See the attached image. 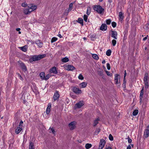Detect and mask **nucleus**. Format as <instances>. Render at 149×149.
I'll return each instance as SVG.
<instances>
[{
	"instance_id": "nucleus-1",
	"label": "nucleus",
	"mask_w": 149,
	"mask_h": 149,
	"mask_svg": "<svg viewBox=\"0 0 149 149\" xmlns=\"http://www.w3.org/2000/svg\"><path fill=\"white\" fill-rule=\"evenodd\" d=\"M46 56L45 54H43L42 55H34L33 56L29 59V61L31 63L33 61H38L41 59L44 58Z\"/></svg>"
},
{
	"instance_id": "nucleus-2",
	"label": "nucleus",
	"mask_w": 149,
	"mask_h": 149,
	"mask_svg": "<svg viewBox=\"0 0 149 149\" xmlns=\"http://www.w3.org/2000/svg\"><path fill=\"white\" fill-rule=\"evenodd\" d=\"M93 9L96 10L97 13L100 14H102L104 11V9L100 5H96L94 6Z\"/></svg>"
},
{
	"instance_id": "nucleus-3",
	"label": "nucleus",
	"mask_w": 149,
	"mask_h": 149,
	"mask_svg": "<svg viewBox=\"0 0 149 149\" xmlns=\"http://www.w3.org/2000/svg\"><path fill=\"white\" fill-rule=\"evenodd\" d=\"M77 122L75 121H73L69 123L68 125L69 129L70 130H73L76 127Z\"/></svg>"
},
{
	"instance_id": "nucleus-4",
	"label": "nucleus",
	"mask_w": 149,
	"mask_h": 149,
	"mask_svg": "<svg viewBox=\"0 0 149 149\" xmlns=\"http://www.w3.org/2000/svg\"><path fill=\"white\" fill-rule=\"evenodd\" d=\"M148 75V73H145L143 80L145 85V87L147 88H148V80L149 79Z\"/></svg>"
},
{
	"instance_id": "nucleus-5",
	"label": "nucleus",
	"mask_w": 149,
	"mask_h": 149,
	"mask_svg": "<svg viewBox=\"0 0 149 149\" xmlns=\"http://www.w3.org/2000/svg\"><path fill=\"white\" fill-rule=\"evenodd\" d=\"M149 136V125L147 127L146 129L144 132L143 137L144 138H147Z\"/></svg>"
},
{
	"instance_id": "nucleus-6",
	"label": "nucleus",
	"mask_w": 149,
	"mask_h": 149,
	"mask_svg": "<svg viewBox=\"0 0 149 149\" xmlns=\"http://www.w3.org/2000/svg\"><path fill=\"white\" fill-rule=\"evenodd\" d=\"M106 141L102 139L100 140L99 149H102L105 144Z\"/></svg>"
},
{
	"instance_id": "nucleus-7",
	"label": "nucleus",
	"mask_w": 149,
	"mask_h": 149,
	"mask_svg": "<svg viewBox=\"0 0 149 149\" xmlns=\"http://www.w3.org/2000/svg\"><path fill=\"white\" fill-rule=\"evenodd\" d=\"M73 91L74 93L77 94H81L82 93L81 91L79 88L74 87L73 89Z\"/></svg>"
},
{
	"instance_id": "nucleus-8",
	"label": "nucleus",
	"mask_w": 149,
	"mask_h": 149,
	"mask_svg": "<svg viewBox=\"0 0 149 149\" xmlns=\"http://www.w3.org/2000/svg\"><path fill=\"white\" fill-rule=\"evenodd\" d=\"M84 105L83 101H80L78 103L76 104L75 106V108H80Z\"/></svg>"
},
{
	"instance_id": "nucleus-9",
	"label": "nucleus",
	"mask_w": 149,
	"mask_h": 149,
	"mask_svg": "<svg viewBox=\"0 0 149 149\" xmlns=\"http://www.w3.org/2000/svg\"><path fill=\"white\" fill-rule=\"evenodd\" d=\"M65 69L68 71H72L75 69V68L73 65H68L65 66Z\"/></svg>"
},
{
	"instance_id": "nucleus-10",
	"label": "nucleus",
	"mask_w": 149,
	"mask_h": 149,
	"mask_svg": "<svg viewBox=\"0 0 149 149\" xmlns=\"http://www.w3.org/2000/svg\"><path fill=\"white\" fill-rule=\"evenodd\" d=\"M120 75L116 74L115 76V81L116 84H119L120 83Z\"/></svg>"
},
{
	"instance_id": "nucleus-11",
	"label": "nucleus",
	"mask_w": 149,
	"mask_h": 149,
	"mask_svg": "<svg viewBox=\"0 0 149 149\" xmlns=\"http://www.w3.org/2000/svg\"><path fill=\"white\" fill-rule=\"evenodd\" d=\"M49 72L50 73H54L55 74L58 73L55 67H53L51 68L49 70Z\"/></svg>"
},
{
	"instance_id": "nucleus-12",
	"label": "nucleus",
	"mask_w": 149,
	"mask_h": 149,
	"mask_svg": "<svg viewBox=\"0 0 149 149\" xmlns=\"http://www.w3.org/2000/svg\"><path fill=\"white\" fill-rule=\"evenodd\" d=\"M111 36L115 39L117 38L118 34L117 32L116 31H112Z\"/></svg>"
},
{
	"instance_id": "nucleus-13",
	"label": "nucleus",
	"mask_w": 149,
	"mask_h": 149,
	"mask_svg": "<svg viewBox=\"0 0 149 149\" xmlns=\"http://www.w3.org/2000/svg\"><path fill=\"white\" fill-rule=\"evenodd\" d=\"M60 95L58 93V91H56L54 93L53 96V99L54 100H57L59 97Z\"/></svg>"
},
{
	"instance_id": "nucleus-14",
	"label": "nucleus",
	"mask_w": 149,
	"mask_h": 149,
	"mask_svg": "<svg viewBox=\"0 0 149 149\" xmlns=\"http://www.w3.org/2000/svg\"><path fill=\"white\" fill-rule=\"evenodd\" d=\"M143 92H144V88L143 87L142 90L141 91V93H140V103H141L142 102V99L143 98Z\"/></svg>"
},
{
	"instance_id": "nucleus-15",
	"label": "nucleus",
	"mask_w": 149,
	"mask_h": 149,
	"mask_svg": "<svg viewBox=\"0 0 149 149\" xmlns=\"http://www.w3.org/2000/svg\"><path fill=\"white\" fill-rule=\"evenodd\" d=\"M35 43L39 47H41L43 45V43L40 40H38L35 41Z\"/></svg>"
},
{
	"instance_id": "nucleus-16",
	"label": "nucleus",
	"mask_w": 149,
	"mask_h": 149,
	"mask_svg": "<svg viewBox=\"0 0 149 149\" xmlns=\"http://www.w3.org/2000/svg\"><path fill=\"white\" fill-rule=\"evenodd\" d=\"M107 29V26L106 24H102L101 25V27H100V30L102 31H104L106 30Z\"/></svg>"
},
{
	"instance_id": "nucleus-17",
	"label": "nucleus",
	"mask_w": 149,
	"mask_h": 149,
	"mask_svg": "<svg viewBox=\"0 0 149 149\" xmlns=\"http://www.w3.org/2000/svg\"><path fill=\"white\" fill-rule=\"evenodd\" d=\"M22 127L18 126L15 130V133L16 134H18L22 130Z\"/></svg>"
},
{
	"instance_id": "nucleus-18",
	"label": "nucleus",
	"mask_w": 149,
	"mask_h": 149,
	"mask_svg": "<svg viewBox=\"0 0 149 149\" xmlns=\"http://www.w3.org/2000/svg\"><path fill=\"white\" fill-rule=\"evenodd\" d=\"M27 46L26 45L22 47H19V48L22 51L26 52L27 50Z\"/></svg>"
},
{
	"instance_id": "nucleus-19",
	"label": "nucleus",
	"mask_w": 149,
	"mask_h": 149,
	"mask_svg": "<svg viewBox=\"0 0 149 149\" xmlns=\"http://www.w3.org/2000/svg\"><path fill=\"white\" fill-rule=\"evenodd\" d=\"M87 85V83L84 82L80 84L79 86L81 88H84Z\"/></svg>"
},
{
	"instance_id": "nucleus-20",
	"label": "nucleus",
	"mask_w": 149,
	"mask_h": 149,
	"mask_svg": "<svg viewBox=\"0 0 149 149\" xmlns=\"http://www.w3.org/2000/svg\"><path fill=\"white\" fill-rule=\"evenodd\" d=\"M29 149H35L34 143L31 141L29 142Z\"/></svg>"
},
{
	"instance_id": "nucleus-21",
	"label": "nucleus",
	"mask_w": 149,
	"mask_h": 149,
	"mask_svg": "<svg viewBox=\"0 0 149 149\" xmlns=\"http://www.w3.org/2000/svg\"><path fill=\"white\" fill-rule=\"evenodd\" d=\"M31 12V11H30V9H29V8L27 9H25L24 10V13L26 15L28 14Z\"/></svg>"
},
{
	"instance_id": "nucleus-22",
	"label": "nucleus",
	"mask_w": 149,
	"mask_h": 149,
	"mask_svg": "<svg viewBox=\"0 0 149 149\" xmlns=\"http://www.w3.org/2000/svg\"><path fill=\"white\" fill-rule=\"evenodd\" d=\"M119 20L120 21H122L124 17L123 16V14L122 12H120L119 13Z\"/></svg>"
},
{
	"instance_id": "nucleus-23",
	"label": "nucleus",
	"mask_w": 149,
	"mask_h": 149,
	"mask_svg": "<svg viewBox=\"0 0 149 149\" xmlns=\"http://www.w3.org/2000/svg\"><path fill=\"white\" fill-rule=\"evenodd\" d=\"M37 8V6L35 5H33L29 8V9H30V11H31V12L36 9Z\"/></svg>"
},
{
	"instance_id": "nucleus-24",
	"label": "nucleus",
	"mask_w": 149,
	"mask_h": 149,
	"mask_svg": "<svg viewBox=\"0 0 149 149\" xmlns=\"http://www.w3.org/2000/svg\"><path fill=\"white\" fill-rule=\"evenodd\" d=\"M52 107V104L51 103H49L48 104V106L47 107V109L46 110V112H50V109Z\"/></svg>"
},
{
	"instance_id": "nucleus-25",
	"label": "nucleus",
	"mask_w": 149,
	"mask_h": 149,
	"mask_svg": "<svg viewBox=\"0 0 149 149\" xmlns=\"http://www.w3.org/2000/svg\"><path fill=\"white\" fill-rule=\"evenodd\" d=\"M77 22L81 24V25L83 26L84 25L83 24V20L81 18H79Z\"/></svg>"
},
{
	"instance_id": "nucleus-26",
	"label": "nucleus",
	"mask_w": 149,
	"mask_h": 149,
	"mask_svg": "<svg viewBox=\"0 0 149 149\" xmlns=\"http://www.w3.org/2000/svg\"><path fill=\"white\" fill-rule=\"evenodd\" d=\"M40 77L42 80H44L45 74L44 72H41L40 74Z\"/></svg>"
},
{
	"instance_id": "nucleus-27",
	"label": "nucleus",
	"mask_w": 149,
	"mask_h": 149,
	"mask_svg": "<svg viewBox=\"0 0 149 149\" xmlns=\"http://www.w3.org/2000/svg\"><path fill=\"white\" fill-rule=\"evenodd\" d=\"M21 66L23 70H24V71H26L27 70L26 67L24 64L23 63H21Z\"/></svg>"
},
{
	"instance_id": "nucleus-28",
	"label": "nucleus",
	"mask_w": 149,
	"mask_h": 149,
	"mask_svg": "<svg viewBox=\"0 0 149 149\" xmlns=\"http://www.w3.org/2000/svg\"><path fill=\"white\" fill-rule=\"evenodd\" d=\"M73 3H71L69 5V8H68V12L71 11L73 8Z\"/></svg>"
},
{
	"instance_id": "nucleus-29",
	"label": "nucleus",
	"mask_w": 149,
	"mask_h": 149,
	"mask_svg": "<svg viewBox=\"0 0 149 149\" xmlns=\"http://www.w3.org/2000/svg\"><path fill=\"white\" fill-rule=\"evenodd\" d=\"M99 120V119L98 118H97L95 120L93 123V126L94 127L98 123V121Z\"/></svg>"
},
{
	"instance_id": "nucleus-30",
	"label": "nucleus",
	"mask_w": 149,
	"mask_h": 149,
	"mask_svg": "<svg viewBox=\"0 0 149 149\" xmlns=\"http://www.w3.org/2000/svg\"><path fill=\"white\" fill-rule=\"evenodd\" d=\"M92 147V145L90 143H86L85 145V148L86 149H89Z\"/></svg>"
},
{
	"instance_id": "nucleus-31",
	"label": "nucleus",
	"mask_w": 149,
	"mask_h": 149,
	"mask_svg": "<svg viewBox=\"0 0 149 149\" xmlns=\"http://www.w3.org/2000/svg\"><path fill=\"white\" fill-rule=\"evenodd\" d=\"M49 113L50 112H44L42 113V115L44 118H48V117L47 116L49 114Z\"/></svg>"
},
{
	"instance_id": "nucleus-32",
	"label": "nucleus",
	"mask_w": 149,
	"mask_h": 149,
	"mask_svg": "<svg viewBox=\"0 0 149 149\" xmlns=\"http://www.w3.org/2000/svg\"><path fill=\"white\" fill-rule=\"evenodd\" d=\"M69 61V59L67 57H64L62 59V61L63 62H66Z\"/></svg>"
},
{
	"instance_id": "nucleus-33",
	"label": "nucleus",
	"mask_w": 149,
	"mask_h": 149,
	"mask_svg": "<svg viewBox=\"0 0 149 149\" xmlns=\"http://www.w3.org/2000/svg\"><path fill=\"white\" fill-rule=\"evenodd\" d=\"M111 53V50L110 49L107 50L106 52V54L107 56H110Z\"/></svg>"
},
{
	"instance_id": "nucleus-34",
	"label": "nucleus",
	"mask_w": 149,
	"mask_h": 149,
	"mask_svg": "<svg viewBox=\"0 0 149 149\" xmlns=\"http://www.w3.org/2000/svg\"><path fill=\"white\" fill-rule=\"evenodd\" d=\"M92 57L93 58L96 60H98L99 59L98 56L96 54H93Z\"/></svg>"
},
{
	"instance_id": "nucleus-35",
	"label": "nucleus",
	"mask_w": 149,
	"mask_h": 149,
	"mask_svg": "<svg viewBox=\"0 0 149 149\" xmlns=\"http://www.w3.org/2000/svg\"><path fill=\"white\" fill-rule=\"evenodd\" d=\"M49 129H50V132L51 133H52L53 134H55L56 132L53 127H50Z\"/></svg>"
},
{
	"instance_id": "nucleus-36",
	"label": "nucleus",
	"mask_w": 149,
	"mask_h": 149,
	"mask_svg": "<svg viewBox=\"0 0 149 149\" xmlns=\"http://www.w3.org/2000/svg\"><path fill=\"white\" fill-rule=\"evenodd\" d=\"M78 78L79 80H82L84 79V77L81 74H80L78 76Z\"/></svg>"
},
{
	"instance_id": "nucleus-37",
	"label": "nucleus",
	"mask_w": 149,
	"mask_h": 149,
	"mask_svg": "<svg viewBox=\"0 0 149 149\" xmlns=\"http://www.w3.org/2000/svg\"><path fill=\"white\" fill-rule=\"evenodd\" d=\"M116 43V41L115 39H113L112 40V44L113 46H115Z\"/></svg>"
},
{
	"instance_id": "nucleus-38",
	"label": "nucleus",
	"mask_w": 149,
	"mask_h": 149,
	"mask_svg": "<svg viewBox=\"0 0 149 149\" xmlns=\"http://www.w3.org/2000/svg\"><path fill=\"white\" fill-rule=\"evenodd\" d=\"M83 18L84 21L85 22H86L87 21L88 16L87 15H84V16Z\"/></svg>"
},
{
	"instance_id": "nucleus-39",
	"label": "nucleus",
	"mask_w": 149,
	"mask_h": 149,
	"mask_svg": "<svg viewBox=\"0 0 149 149\" xmlns=\"http://www.w3.org/2000/svg\"><path fill=\"white\" fill-rule=\"evenodd\" d=\"M100 129L99 128H98L95 130L94 132V134L95 135H97L100 132Z\"/></svg>"
},
{
	"instance_id": "nucleus-40",
	"label": "nucleus",
	"mask_w": 149,
	"mask_h": 149,
	"mask_svg": "<svg viewBox=\"0 0 149 149\" xmlns=\"http://www.w3.org/2000/svg\"><path fill=\"white\" fill-rule=\"evenodd\" d=\"M57 40V38L56 37H53L51 40V42L52 43H53L56 41Z\"/></svg>"
},
{
	"instance_id": "nucleus-41",
	"label": "nucleus",
	"mask_w": 149,
	"mask_h": 149,
	"mask_svg": "<svg viewBox=\"0 0 149 149\" xmlns=\"http://www.w3.org/2000/svg\"><path fill=\"white\" fill-rule=\"evenodd\" d=\"M50 77V75L49 74H48L46 75L45 77L44 80H47Z\"/></svg>"
},
{
	"instance_id": "nucleus-42",
	"label": "nucleus",
	"mask_w": 149,
	"mask_h": 149,
	"mask_svg": "<svg viewBox=\"0 0 149 149\" xmlns=\"http://www.w3.org/2000/svg\"><path fill=\"white\" fill-rule=\"evenodd\" d=\"M111 22V20L110 19H107L106 20V24L108 25L110 24Z\"/></svg>"
},
{
	"instance_id": "nucleus-43",
	"label": "nucleus",
	"mask_w": 149,
	"mask_h": 149,
	"mask_svg": "<svg viewBox=\"0 0 149 149\" xmlns=\"http://www.w3.org/2000/svg\"><path fill=\"white\" fill-rule=\"evenodd\" d=\"M91 13V10L90 8H88L87 10L86 14L88 15H89Z\"/></svg>"
},
{
	"instance_id": "nucleus-44",
	"label": "nucleus",
	"mask_w": 149,
	"mask_h": 149,
	"mask_svg": "<svg viewBox=\"0 0 149 149\" xmlns=\"http://www.w3.org/2000/svg\"><path fill=\"white\" fill-rule=\"evenodd\" d=\"M109 139L111 141H113V138L111 134H110L109 135Z\"/></svg>"
},
{
	"instance_id": "nucleus-45",
	"label": "nucleus",
	"mask_w": 149,
	"mask_h": 149,
	"mask_svg": "<svg viewBox=\"0 0 149 149\" xmlns=\"http://www.w3.org/2000/svg\"><path fill=\"white\" fill-rule=\"evenodd\" d=\"M111 25L113 28H115L116 26V24L115 22H112Z\"/></svg>"
},
{
	"instance_id": "nucleus-46",
	"label": "nucleus",
	"mask_w": 149,
	"mask_h": 149,
	"mask_svg": "<svg viewBox=\"0 0 149 149\" xmlns=\"http://www.w3.org/2000/svg\"><path fill=\"white\" fill-rule=\"evenodd\" d=\"M107 67L108 70H109L110 69L111 67L109 63H107Z\"/></svg>"
},
{
	"instance_id": "nucleus-47",
	"label": "nucleus",
	"mask_w": 149,
	"mask_h": 149,
	"mask_svg": "<svg viewBox=\"0 0 149 149\" xmlns=\"http://www.w3.org/2000/svg\"><path fill=\"white\" fill-rule=\"evenodd\" d=\"M27 6V4L25 3H23L22 4V6L23 7H26Z\"/></svg>"
},
{
	"instance_id": "nucleus-48",
	"label": "nucleus",
	"mask_w": 149,
	"mask_h": 149,
	"mask_svg": "<svg viewBox=\"0 0 149 149\" xmlns=\"http://www.w3.org/2000/svg\"><path fill=\"white\" fill-rule=\"evenodd\" d=\"M90 38L91 39V40H94L95 39V36H94V35H91L90 36Z\"/></svg>"
},
{
	"instance_id": "nucleus-49",
	"label": "nucleus",
	"mask_w": 149,
	"mask_h": 149,
	"mask_svg": "<svg viewBox=\"0 0 149 149\" xmlns=\"http://www.w3.org/2000/svg\"><path fill=\"white\" fill-rule=\"evenodd\" d=\"M138 113V112H133L132 114L131 115V116L132 117L134 116H136L137 115Z\"/></svg>"
},
{
	"instance_id": "nucleus-50",
	"label": "nucleus",
	"mask_w": 149,
	"mask_h": 149,
	"mask_svg": "<svg viewBox=\"0 0 149 149\" xmlns=\"http://www.w3.org/2000/svg\"><path fill=\"white\" fill-rule=\"evenodd\" d=\"M23 123V122L22 121V120H21L19 123V126L22 127V124Z\"/></svg>"
},
{
	"instance_id": "nucleus-51",
	"label": "nucleus",
	"mask_w": 149,
	"mask_h": 149,
	"mask_svg": "<svg viewBox=\"0 0 149 149\" xmlns=\"http://www.w3.org/2000/svg\"><path fill=\"white\" fill-rule=\"evenodd\" d=\"M106 72L108 76H111V73H110V72L107 71H106Z\"/></svg>"
},
{
	"instance_id": "nucleus-52",
	"label": "nucleus",
	"mask_w": 149,
	"mask_h": 149,
	"mask_svg": "<svg viewBox=\"0 0 149 149\" xmlns=\"http://www.w3.org/2000/svg\"><path fill=\"white\" fill-rule=\"evenodd\" d=\"M126 81L125 80V79H124V81H123V85L124 86V87L125 88L126 87Z\"/></svg>"
},
{
	"instance_id": "nucleus-53",
	"label": "nucleus",
	"mask_w": 149,
	"mask_h": 149,
	"mask_svg": "<svg viewBox=\"0 0 149 149\" xmlns=\"http://www.w3.org/2000/svg\"><path fill=\"white\" fill-rule=\"evenodd\" d=\"M128 143H130L132 142V140L131 139L129 138L128 140Z\"/></svg>"
},
{
	"instance_id": "nucleus-54",
	"label": "nucleus",
	"mask_w": 149,
	"mask_h": 149,
	"mask_svg": "<svg viewBox=\"0 0 149 149\" xmlns=\"http://www.w3.org/2000/svg\"><path fill=\"white\" fill-rule=\"evenodd\" d=\"M127 149H131V146L130 145L127 147Z\"/></svg>"
},
{
	"instance_id": "nucleus-55",
	"label": "nucleus",
	"mask_w": 149,
	"mask_h": 149,
	"mask_svg": "<svg viewBox=\"0 0 149 149\" xmlns=\"http://www.w3.org/2000/svg\"><path fill=\"white\" fill-rule=\"evenodd\" d=\"M19 77L20 79L21 80H23V79L22 78V77H21V75H19Z\"/></svg>"
},
{
	"instance_id": "nucleus-56",
	"label": "nucleus",
	"mask_w": 149,
	"mask_h": 149,
	"mask_svg": "<svg viewBox=\"0 0 149 149\" xmlns=\"http://www.w3.org/2000/svg\"><path fill=\"white\" fill-rule=\"evenodd\" d=\"M147 37H148V36H147L146 37H144L143 39V41H145L146 40L147 38Z\"/></svg>"
},
{
	"instance_id": "nucleus-57",
	"label": "nucleus",
	"mask_w": 149,
	"mask_h": 149,
	"mask_svg": "<svg viewBox=\"0 0 149 149\" xmlns=\"http://www.w3.org/2000/svg\"><path fill=\"white\" fill-rule=\"evenodd\" d=\"M58 36L60 37V38H61L62 37V36L60 34H58Z\"/></svg>"
},
{
	"instance_id": "nucleus-58",
	"label": "nucleus",
	"mask_w": 149,
	"mask_h": 149,
	"mask_svg": "<svg viewBox=\"0 0 149 149\" xmlns=\"http://www.w3.org/2000/svg\"><path fill=\"white\" fill-rule=\"evenodd\" d=\"M126 70H125V74H124V79H125V77H126Z\"/></svg>"
},
{
	"instance_id": "nucleus-59",
	"label": "nucleus",
	"mask_w": 149,
	"mask_h": 149,
	"mask_svg": "<svg viewBox=\"0 0 149 149\" xmlns=\"http://www.w3.org/2000/svg\"><path fill=\"white\" fill-rule=\"evenodd\" d=\"M16 30L17 31H19L20 30V29L19 28H17L16 29Z\"/></svg>"
},
{
	"instance_id": "nucleus-60",
	"label": "nucleus",
	"mask_w": 149,
	"mask_h": 149,
	"mask_svg": "<svg viewBox=\"0 0 149 149\" xmlns=\"http://www.w3.org/2000/svg\"><path fill=\"white\" fill-rule=\"evenodd\" d=\"M105 149H112L111 147L109 146L107 148Z\"/></svg>"
},
{
	"instance_id": "nucleus-61",
	"label": "nucleus",
	"mask_w": 149,
	"mask_h": 149,
	"mask_svg": "<svg viewBox=\"0 0 149 149\" xmlns=\"http://www.w3.org/2000/svg\"><path fill=\"white\" fill-rule=\"evenodd\" d=\"M105 63V60H103V61H102V63L103 64H104V63Z\"/></svg>"
},
{
	"instance_id": "nucleus-62",
	"label": "nucleus",
	"mask_w": 149,
	"mask_h": 149,
	"mask_svg": "<svg viewBox=\"0 0 149 149\" xmlns=\"http://www.w3.org/2000/svg\"><path fill=\"white\" fill-rule=\"evenodd\" d=\"M133 112H138V110H137V109H136L135 110H134Z\"/></svg>"
},
{
	"instance_id": "nucleus-63",
	"label": "nucleus",
	"mask_w": 149,
	"mask_h": 149,
	"mask_svg": "<svg viewBox=\"0 0 149 149\" xmlns=\"http://www.w3.org/2000/svg\"><path fill=\"white\" fill-rule=\"evenodd\" d=\"M117 118H118V117H119V115H120V113H118V114H117Z\"/></svg>"
},
{
	"instance_id": "nucleus-64",
	"label": "nucleus",
	"mask_w": 149,
	"mask_h": 149,
	"mask_svg": "<svg viewBox=\"0 0 149 149\" xmlns=\"http://www.w3.org/2000/svg\"><path fill=\"white\" fill-rule=\"evenodd\" d=\"M108 1L110 3H111L112 1V0H108Z\"/></svg>"
}]
</instances>
